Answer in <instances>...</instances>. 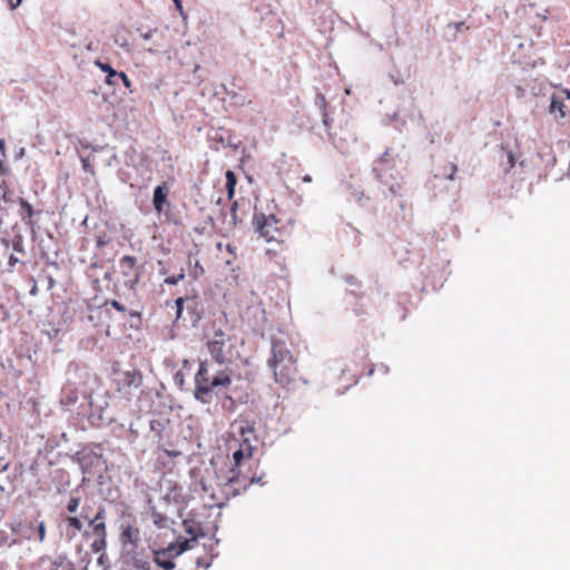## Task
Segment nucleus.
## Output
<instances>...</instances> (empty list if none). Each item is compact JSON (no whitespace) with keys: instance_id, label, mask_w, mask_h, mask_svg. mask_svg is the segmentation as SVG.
Returning a JSON list of instances; mask_svg holds the SVG:
<instances>
[{"instance_id":"nucleus-1","label":"nucleus","mask_w":570,"mask_h":570,"mask_svg":"<svg viewBox=\"0 0 570 570\" xmlns=\"http://www.w3.org/2000/svg\"><path fill=\"white\" fill-rule=\"evenodd\" d=\"M232 384V371L229 368L219 370L215 375H210L208 361H200L195 374L194 396L203 404L212 402V393L222 387H228Z\"/></svg>"},{"instance_id":"nucleus-2","label":"nucleus","mask_w":570,"mask_h":570,"mask_svg":"<svg viewBox=\"0 0 570 570\" xmlns=\"http://www.w3.org/2000/svg\"><path fill=\"white\" fill-rule=\"evenodd\" d=\"M253 223L256 230L267 243L279 239L288 240L294 227V220L291 217L276 214H255Z\"/></svg>"},{"instance_id":"nucleus-3","label":"nucleus","mask_w":570,"mask_h":570,"mask_svg":"<svg viewBox=\"0 0 570 570\" xmlns=\"http://www.w3.org/2000/svg\"><path fill=\"white\" fill-rule=\"evenodd\" d=\"M268 365L274 372L276 382L283 386L292 383L297 375L296 360L287 346L279 341L272 344V357L268 360Z\"/></svg>"},{"instance_id":"nucleus-4","label":"nucleus","mask_w":570,"mask_h":570,"mask_svg":"<svg viewBox=\"0 0 570 570\" xmlns=\"http://www.w3.org/2000/svg\"><path fill=\"white\" fill-rule=\"evenodd\" d=\"M242 441L237 450L233 452V465L230 469L244 468L252 460L254 453L253 441L256 440L254 423L248 420H237L233 424Z\"/></svg>"},{"instance_id":"nucleus-5","label":"nucleus","mask_w":570,"mask_h":570,"mask_svg":"<svg viewBox=\"0 0 570 570\" xmlns=\"http://www.w3.org/2000/svg\"><path fill=\"white\" fill-rule=\"evenodd\" d=\"M206 347L212 358L219 365L229 362L233 357L235 343L234 338L223 328H216L207 340Z\"/></svg>"},{"instance_id":"nucleus-6","label":"nucleus","mask_w":570,"mask_h":570,"mask_svg":"<svg viewBox=\"0 0 570 570\" xmlns=\"http://www.w3.org/2000/svg\"><path fill=\"white\" fill-rule=\"evenodd\" d=\"M395 171V160L390 148H387L374 163L373 173L377 180L387 185L390 191L396 195L401 189V184L396 181L393 175Z\"/></svg>"},{"instance_id":"nucleus-7","label":"nucleus","mask_w":570,"mask_h":570,"mask_svg":"<svg viewBox=\"0 0 570 570\" xmlns=\"http://www.w3.org/2000/svg\"><path fill=\"white\" fill-rule=\"evenodd\" d=\"M292 258V252L288 240H275L268 243V247L264 252V262L271 268L278 272H286Z\"/></svg>"},{"instance_id":"nucleus-8","label":"nucleus","mask_w":570,"mask_h":570,"mask_svg":"<svg viewBox=\"0 0 570 570\" xmlns=\"http://www.w3.org/2000/svg\"><path fill=\"white\" fill-rule=\"evenodd\" d=\"M81 517L89 522L92 535L95 537L91 543V549L95 552H100L106 549L107 546V525H106V509L99 507L94 518H89L87 508H82Z\"/></svg>"},{"instance_id":"nucleus-9","label":"nucleus","mask_w":570,"mask_h":570,"mask_svg":"<svg viewBox=\"0 0 570 570\" xmlns=\"http://www.w3.org/2000/svg\"><path fill=\"white\" fill-rule=\"evenodd\" d=\"M264 475L257 476L255 473L240 469H230L227 478L226 487L230 488L234 495L247 490L253 483L264 484Z\"/></svg>"},{"instance_id":"nucleus-10","label":"nucleus","mask_w":570,"mask_h":570,"mask_svg":"<svg viewBox=\"0 0 570 570\" xmlns=\"http://www.w3.org/2000/svg\"><path fill=\"white\" fill-rule=\"evenodd\" d=\"M119 267L121 275L125 277V286L135 289L140 281L137 258L132 255H125L119 261Z\"/></svg>"},{"instance_id":"nucleus-11","label":"nucleus","mask_w":570,"mask_h":570,"mask_svg":"<svg viewBox=\"0 0 570 570\" xmlns=\"http://www.w3.org/2000/svg\"><path fill=\"white\" fill-rule=\"evenodd\" d=\"M176 556L175 547L169 546L167 549L154 552V562L164 570H173L175 567L173 558Z\"/></svg>"},{"instance_id":"nucleus-12","label":"nucleus","mask_w":570,"mask_h":570,"mask_svg":"<svg viewBox=\"0 0 570 570\" xmlns=\"http://www.w3.org/2000/svg\"><path fill=\"white\" fill-rule=\"evenodd\" d=\"M168 194L169 188L166 186V184L159 185L154 189L153 205L157 213L160 214L164 212V207L167 204Z\"/></svg>"},{"instance_id":"nucleus-13","label":"nucleus","mask_w":570,"mask_h":570,"mask_svg":"<svg viewBox=\"0 0 570 570\" xmlns=\"http://www.w3.org/2000/svg\"><path fill=\"white\" fill-rule=\"evenodd\" d=\"M184 531L191 537L193 540H198V538L204 537L205 532L203 525L199 521L188 518L183 521Z\"/></svg>"},{"instance_id":"nucleus-14","label":"nucleus","mask_w":570,"mask_h":570,"mask_svg":"<svg viewBox=\"0 0 570 570\" xmlns=\"http://www.w3.org/2000/svg\"><path fill=\"white\" fill-rule=\"evenodd\" d=\"M10 529L17 535L23 537L24 539H31L33 524L32 522L23 524L21 520H16L10 524Z\"/></svg>"},{"instance_id":"nucleus-15","label":"nucleus","mask_w":570,"mask_h":570,"mask_svg":"<svg viewBox=\"0 0 570 570\" xmlns=\"http://www.w3.org/2000/svg\"><path fill=\"white\" fill-rule=\"evenodd\" d=\"M19 205L21 207V212H20L21 220L26 225L32 226L33 225V215H35L32 205L23 198H19Z\"/></svg>"},{"instance_id":"nucleus-16","label":"nucleus","mask_w":570,"mask_h":570,"mask_svg":"<svg viewBox=\"0 0 570 570\" xmlns=\"http://www.w3.org/2000/svg\"><path fill=\"white\" fill-rule=\"evenodd\" d=\"M78 401V392L70 385H66L61 392L60 403L63 406H71Z\"/></svg>"},{"instance_id":"nucleus-17","label":"nucleus","mask_w":570,"mask_h":570,"mask_svg":"<svg viewBox=\"0 0 570 570\" xmlns=\"http://www.w3.org/2000/svg\"><path fill=\"white\" fill-rule=\"evenodd\" d=\"M95 65L104 72L107 73V77H106V83L109 85V86H116L117 82L115 80L116 77L119 76V72L116 71L108 63H105V62H101L99 60H97L95 62Z\"/></svg>"},{"instance_id":"nucleus-18","label":"nucleus","mask_w":570,"mask_h":570,"mask_svg":"<svg viewBox=\"0 0 570 570\" xmlns=\"http://www.w3.org/2000/svg\"><path fill=\"white\" fill-rule=\"evenodd\" d=\"M550 112L559 116V118H563L567 115L566 106L562 101V97L553 95L551 97L550 104Z\"/></svg>"},{"instance_id":"nucleus-19","label":"nucleus","mask_w":570,"mask_h":570,"mask_svg":"<svg viewBox=\"0 0 570 570\" xmlns=\"http://www.w3.org/2000/svg\"><path fill=\"white\" fill-rule=\"evenodd\" d=\"M226 177V190H227V197L229 200H232L235 196V188L237 184L236 175L233 170L228 169L225 173Z\"/></svg>"},{"instance_id":"nucleus-20","label":"nucleus","mask_w":570,"mask_h":570,"mask_svg":"<svg viewBox=\"0 0 570 570\" xmlns=\"http://www.w3.org/2000/svg\"><path fill=\"white\" fill-rule=\"evenodd\" d=\"M142 383V376L137 371H128L124 374V384L127 386L139 387Z\"/></svg>"},{"instance_id":"nucleus-21","label":"nucleus","mask_w":570,"mask_h":570,"mask_svg":"<svg viewBox=\"0 0 570 570\" xmlns=\"http://www.w3.org/2000/svg\"><path fill=\"white\" fill-rule=\"evenodd\" d=\"M149 425H150V431L155 433V436L157 438L158 443H160L165 438V431H166L165 422H163L160 420H151Z\"/></svg>"},{"instance_id":"nucleus-22","label":"nucleus","mask_w":570,"mask_h":570,"mask_svg":"<svg viewBox=\"0 0 570 570\" xmlns=\"http://www.w3.org/2000/svg\"><path fill=\"white\" fill-rule=\"evenodd\" d=\"M138 535L139 530L137 528L129 525L121 532V541L124 543L130 542L136 544V542L138 541Z\"/></svg>"},{"instance_id":"nucleus-23","label":"nucleus","mask_w":570,"mask_h":570,"mask_svg":"<svg viewBox=\"0 0 570 570\" xmlns=\"http://www.w3.org/2000/svg\"><path fill=\"white\" fill-rule=\"evenodd\" d=\"M50 570H76V568L70 560L59 557L51 562Z\"/></svg>"},{"instance_id":"nucleus-24","label":"nucleus","mask_w":570,"mask_h":570,"mask_svg":"<svg viewBox=\"0 0 570 570\" xmlns=\"http://www.w3.org/2000/svg\"><path fill=\"white\" fill-rule=\"evenodd\" d=\"M197 540H193L191 537L189 539H183L178 541V549L175 548V554H180L184 551L193 549Z\"/></svg>"},{"instance_id":"nucleus-25","label":"nucleus","mask_w":570,"mask_h":570,"mask_svg":"<svg viewBox=\"0 0 570 570\" xmlns=\"http://www.w3.org/2000/svg\"><path fill=\"white\" fill-rule=\"evenodd\" d=\"M153 520H154V524L158 529H164V528L168 527V518L166 515H164L163 513H160V512L154 511L153 512Z\"/></svg>"},{"instance_id":"nucleus-26","label":"nucleus","mask_w":570,"mask_h":570,"mask_svg":"<svg viewBox=\"0 0 570 570\" xmlns=\"http://www.w3.org/2000/svg\"><path fill=\"white\" fill-rule=\"evenodd\" d=\"M65 522L67 527L73 529L75 532H80L83 528L81 520L77 517H67L65 518Z\"/></svg>"},{"instance_id":"nucleus-27","label":"nucleus","mask_w":570,"mask_h":570,"mask_svg":"<svg viewBox=\"0 0 570 570\" xmlns=\"http://www.w3.org/2000/svg\"><path fill=\"white\" fill-rule=\"evenodd\" d=\"M456 171L458 166L453 163H449L443 167V171L441 175L450 180H453Z\"/></svg>"},{"instance_id":"nucleus-28","label":"nucleus","mask_w":570,"mask_h":570,"mask_svg":"<svg viewBox=\"0 0 570 570\" xmlns=\"http://www.w3.org/2000/svg\"><path fill=\"white\" fill-rule=\"evenodd\" d=\"M204 274H205L204 267L202 266V264L198 261H196L194 267L191 268V271L189 273L190 277L196 281L199 277H202Z\"/></svg>"},{"instance_id":"nucleus-29","label":"nucleus","mask_w":570,"mask_h":570,"mask_svg":"<svg viewBox=\"0 0 570 570\" xmlns=\"http://www.w3.org/2000/svg\"><path fill=\"white\" fill-rule=\"evenodd\" d=\"M317 100L320 101V105L323 109V122L325 126L328 125V115L326 112V106H327V101H326V98L324 95H317Z\"/></svg>"},{"instance_id":"nucleus-30","label":"nucleus","mask_w":570,"mask_h":570,"mask_svg":"<svg viewBox=\"0 0 570 570\" xmlns=\"http://www.w3.org/2000/svg\"><path fill=\"white\" fill-rule=\"evenodd\" d=\"M184 278H185V271H184V268H181L179 274L173 275V276H168L165 279V283L168 284V285H177Z\"/></svg>"},{"instance_id":"nucleus-31","label":"nucleus","mask_w":570,"mask_h":570,"mask_svg":"<svg viewBox=\"0 0 570 570\" xmlns=\"http://www.w3.org/2000/svg\"><path fill=\"white\" fill-rule=\"evenodd\" d=\"M80 504V499L78 497H72L69 499L67 503V511L70 513H75Z\"/></svg>"},{"instance_id":"nucleus-32","label":"nucleus","mask_w":570,"mask_h":570,"mask_svg":"<svg viewBox=\"0 0 570 570\" xmlns=\"http://www.w3.org/2000/svg\"><path fill=\"white\" fill-rule=\"evenodd\" d=\"M81 165H82V169L89 174V175H95V168H94V165L90 163L89 158H81Z\"/></svg>"},{"instance_id":"nucleus-33","label":"nucleus","mask_w":570,"mask_h":570,"mask_svg":"<svg viewBox=\"0 0 570 570\" xmlns=\"http://www.w3.org/2000/svg\"><path fill=\"white\" fill-rule=\"evenodd\" d=\"M184 303H185V298L184 297H178L176 301H175V306H176V320H179L181 317V314H183V311H184Z\"/></svg>"},{"instance_id":"nucleus-34","label":"nucleus","mask_w":570,"mask_h":570,"mask_svg":"<svg viewBox=\"0 0 570 570\" xmlns=\"http://www.w3.org/2000/svg\"><path fill=\"white\" fill-rule=\"evenodd\" d=\"M37 532L39 542H43L46 538V524L43 521L39 522L37 525Z\"/></svg>"},{"instance_id":"nucleus-35","label":"nucleus","mask_w":570,"mask_h":570,"mask_svg":"<svg viewBox=\"0 0 570 570\" xmlns=\"http://www.w3.org/2000/svg\"><path fill=\"white\" fill-rule=\"evenodd\" d=\"M106 305H110L112 306L115 309H117L118 312H121V313H125L126 312V307L119 303L118 301L116 299H110V301H106L105 303Z\"/></svg>"},{"instance_id":"nucleus-36","label":"nucleus","mask_w":570,"mask_h":570,"mask_svg":"<svg viewBox=\"0 0 570 570\" xmlns=\"http://www.w3.org/2000/svg\"><path fill=\"white\" fill-rule=\"evenodd\" d=\"M118 78H120V79H121V81H122L124 86H125L127 89H130V88H131V81H130V79L128 78V76H127L125 72L120 71V72H119Z\"/></svg>"},{"instance_id":"nucleus-37","label":"nucleus","mask_w":570,"mask_h":570,"mask_svg":"<svg viewBox=\"0 0 570 570\" xmlns=\"http://www.w3.org/2000/svg\"><path fill=\"white\" fill-rule=\"evenodd\" d=\"M138 570H150V566L148 562H139L136 564Z\"/></svg>"},{"instance_id":"nucleus-38","label":"nucleus","mask_w":570,"mask_h":570,"mask_svg":"<svg viewBox=\"0 0 570 570\" xmlns=\"http://www.w3.org/2000/svg\"><path fill=\"white\" fill-rule=\"evenodd\" d=\"M18 262V258H16L13 255L10 256L9 258V265L10 266H14Z\"/></svg>"},{"instance_id":"nucleus-39","label":"nucleus","mask_w":570,"mask_h":570,"mask_svg":"<svg viewBox=\"0 0 570 570\" xmlns=\"http://www.w3.org/2000/svg\"><path fill=\"white\" fill-rule=\"evenodd\" d=\"M164 451H165L168 455L174 456V458H176V456H178V455L180 454L178 451H167V450H164Z\"/></svg>"},{"instance_id":"nucleus-40","label":"nucleus","mask_w":570,"mask_h":570,"mask_svg":"<svg viewBox=\"0 0 570 570\" xmlns=\"http://www.w3.org/2000/svg\"><path fill=\"white\" fill-rule=\"evenodd\" d=\"M236 209H237V203H236V202H234V203H233V205H232V208H230L232 214H233V216H234V217H235V215H236Z\"/></svg>"},{"instance_id":"nucleus-41","label":"nucleus","mask_w":570,"mask_h":570,"mask_svg":"<svg viewBox=\"0 0 570 570\" xmlns=\"http://www.w3.org/2000/svg\"><path fill=\"white\" fill-rule=\"evenodd\" d=\"M37 292H38V287H37V284L35 283V284H33V287H32V288H31V291H30V294H31V295H36V294H37Z\"/></svg>"},{"instance_id":"nucleus-42","label":"nucleus","mask_w":570,"mask_h":570,"mask_svg":"<svg viewBox=\"0 0 570 570\" xmlns=\"http://www.w3.org/2000/svg\"><path fill=\"white\" fill-rule=\"evenodd\" d=\"M0 150L4 154V141L2 139H0Z\"/></svg>"},{"instance_id":"nucleus-43","label":"nucleus","mask_w":570,"mask_h":570,"mask_svg":"<svg viewBox=\"0 0 570 570\" xmlns=\"http://www.w3.org/2000/svg\"><path fill=\"white\" fill-rule=\"evenodd\" d=\"M3 200H4V202H10V199H9V195H8V193H7V191H4V194H3Z\"/></svg>"},{"instance_id":"nucleus-44","label":"nucleus","mask_w":570,"mask_h":570,"mask_svg":"<svg viewBox=\"0 0 570 570\" xmlns=\"http://www.w3.org/2000/svg\"><path fill=\"white\" fill-rule=\"evenodd\" d=\"M175 4L178 7V8H181V1L180 0H174Z\"/></svg>"},{"instance_id":"nucleus-45","label":"nucleus","mask_w":570,"mask_h":570,"mask_svg":"<svg viewBox=\"0 0 570 570\" xmlns=\"http://www.w3.org/2000/svg\"><path fill=\"white\" fill-rule=\"evenodd\" d=\"M562 94H563V95H566V97H567L568 99H570V91H569V90H563V92H562Z\"/></svg>"}]
</instances>
